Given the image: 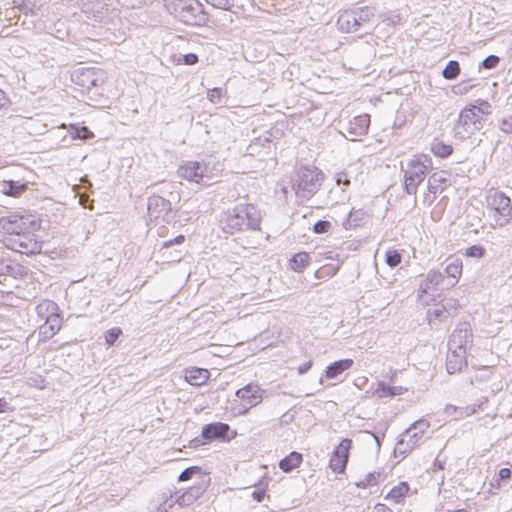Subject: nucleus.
<instances>
[{
    "label": "nucleus",
    "instance_id": "38",
    "mask_svg": "<svg viewBox=\"0 0 512 512\" xmlns=\"http://www.w3.org/2000/svg\"><path fill=\"white\" fill-rule=\"evenodd\" d=\"M460 71L461 68L459 62L456 60H450L443 69L442 76L446 80H454L459 76Z\"/></svg>",
    "mask_w": 512,
    "mask_h": 512
},
{
    "label": "nucleus",
    "instance_id": "62",
    "mask_svg": "<svg viewBox=\"0 0 512 512\" xmlns=\"http://www.w3.org/2000/svg\"><path fill=\"white\" fill-rule=\"evenodd\" d=\"M458 410V408L454 405H451V404H448L446 405L445 407V412L448 414V415H452L453 413H455L456 411Z\"/></svg>",
    "mask_w": 512,
    "mask_h": 512
},
{
    "label": "nucleus",
    "instance_id": "56",
    "mask_svg": "<svg viewBox=\"0 0 512 512\" xmlns=\"http://www.w3.org/2000/svg\"><path fill=\"white\" fill-rule=\"evenodd\" d=\"M252 497L256 502H262L265 497V490L256 489L252 493Z\"/></svg>",
    "mask_w": 512,
    "mask_h": 512
},
{
    "label": "nucleus",
    "instance_id": "12",
    "mask_svg": "<svg viewBox=\"0 0 512 512\" xmlns=\"http://www.w3.org/2000/svg\"><path fill=\"white\" fill-rule=\"evenodd\" d=\"M46 306L45 310L48 313L46 316L45 323L39 327V336L41 340H49L59 331L61 327V317L55 313L58 310V306L54 302H48L46 304H40L37 307L38 314H42V310Z\"/></svg>",
    "mask_w": 512,
    "mask_h": 512
},
{
    "label": "nucleus",
    "instance_id": "11",
    "mask_svg": "<svg viewBox=\"0 0 512 512\" xmlns=\"http://www.w3.org/2000/svg\"><path fill=\"white\" fill-rule=\"evenodd\" d=\"M263 392L259 385L254 383H249L238 389L235 394L237 398L241 400V404L239 408L233 407L232 410L237 415L246 414L252 407L262 402Z\"/></svg>",
    "mask_w": 512,
    "mask_h": 512
},
{
    "label": "nucleus",
    "instance_id": "9",
    "mask_svg": "<svg viewBox=\"0 0 512 512\" xmlns=\"http://www.w3.org/2000/svg\"><path fill=\"white\" fill-rule=\"evenodd\" d=\"M487 206L496 213V222L499 226L507 225L512 219L511 199L502 191L491 190L487 197Z\"/></svg>",
    "mask_w": 512,
    "mask_h": 512
},
{
    "label": "nucleus",
    "instance_id": "34",
    "mask_svg": "<svg viewBox=\"0 0 512 512\" xmlns=\"http://www.w3.org/2000/svg\"><path fill=\"white\" fill-rule=\"evenodd\" d=\"M404 391H406V389L402 386H391L383 381L378 384V388L376 389L380 398L402 395Z\"/></svg>",
    "mask_w": 512,
    "mask_h": 512
},
{
    "label": "nucleus",
    "instance_id": "49",
    "mask_svg": "<svg viewBox=\"0 0 512 512\" xmlns=\"http://www.w3.org/2000/svg\"><path fill=\"white\" fill-rule=\"evenodd\" d=\"M185 241V236L184 235H178L177 237H175L174 239H171V240H168V241H165L163 242L162 244V247H161V251H163V256H165V254L167 253V251L174 245H181L183 244Z\"/></svg>",
    "mask_w": 512,
    "mask_h": 512
},
{
    "label": "nucleus",
    "instance_id": "41",
    "mask_svg": "<svg viewBox=\"0 0 512 512\" xmlns=\"http://www.w3.org/2000/svg\"><path fill=\"white\" fill-rule=\"evenodd\" d=\"M385 261L389 267L395 268L402 261V253L396 249H390L385 254Z\"/></svg>",
    "mask_w": 512,
    "mask_h": 512
},
{
    "label": "nucleus",
    "instance_id": "25",
    "mask_svg": "<svg viewBox=\"0 0 512 512\" xmlns=\"http://www.w3.org/2000/svg\"><path fill=\"white\" fill-rule=\"evenodd\" d=\"M210 372L205 368L191 367L185 370V380L194 386H201L209 379Z\"/></svg>",
    "mask_w": 512,
    "mask_h": 512
},
{
    "label": "nucleus",
    "instance_id": "32",
    "mask_svg": "<svg viewBox=\"0 0 512 512\" xmlns=\"http://www.w3.org/2000/svg\"><path fill=\"white\" fill-rule=\"evenodd\" d=\"M354 13L357 14V25L360 30L366 24H368L372 18L375 16V8L364 6L359 8H354Z\"/></svg>",
    "mask_w": 512,
    "mask_h": 512
},
{
    "label": "nucleus",
    "instance_id": "47",
    "mask_svg": "<svg viewBox=\"0 0 512 512\" xmlns=\"http://www.w3.org/2000/svg\"><path fill=\"white\" fill-rule=\"evenodd\" d=\"M498 128L505 134H512V115L499 119Z\"/></svg>",
    "mask_w": 512,
    "mask_h": 512
},
{
    "label": "nucleus",
    "instance_id": "59",
    "mask_svg": "<svg viewBox=\"0 0 512 512\" xmlns=\"http://www.w3.org/2000/svg\"><path fill=\"white\" fill-rule=\"evenodd\" d=\"M369 433H370V434L372 435V437L374 438V440H375V442H376V444H377V447H378V449H379V448H380V446H381V441L383 440V438H384V436H385V435H384V433H382V434L374 433V432H369Z\"/></svg>",
    "mask_w": 512,
    "mask_h": 512
},
{
    "label": "nucleus",
    "instance_id": "42",
    "mask_svg": "<svg viewBox=\"0 0 512 512\" xmlns=\"http://www.w3.org/2000/svg\"><path fill=\"white\" fill-rule=\"evenodd\" d=\"M199 61V57L195 53H187V54H180L176 59L175 62L177 64H184L188 66H192L197 64Z\"/></svg>",
    "mask_w": 512,
    "mask_h": 512
},
{
    "label": "nucleus",
    "instance_id": "6",
    "mask_svg": "<svg viewBox=\"0 0 512 512\" xmlns=\"http://www.w3.org/2000/svg\"><path fill=\"white\" fill-rule=\"evenodd\" d=\"M475 111L474 106L470 104L466 105L460 111L453 127L455 137L465 140L484 127L486 119L483 118L482 115H478Z\"/></svg>",
    "mask_w": 512,
    "mask_h": 512
},
{
    "label": "nucleus",
    "instance_id": "35",
    "mask_svg": "<svg viewBox=\"0 0 512 512\" xmlns=\"http://www.w3.org/2000/svg\"><path fill=\"white\" fill-rule=\"evenodd\" d=\"M204 475H209V473L202 471L201 467H199V466H191V467L184 469L180 473V475L178 477V481L184 482V481H188V480H194V482H195V481H198V479H201V476H204Z\"/></svg>",
    "mask_w": 512,
    "mask_h": 512
},
{
    "label": "nucleus",
    "instance_id": "52",
    "mask_svg": "<svg viewBox=\"0 0 512 512\" xmlns=\"http://www.w3.org/2000/svg\"><path fill=\"white\" fill-rule=\"evenodd\" d=\"M207 97L212 103L220 104L222 99V89L216 87L208 90Z\"/></svg>",
    "mask_w": 512,
    "mask_h": 512
},
{
    "label": "nucleus",
    "instance_id": "16",
    "mask_svg": "<svg viewBox=\"0 0 512 512\" xmlns=\"http://www.w3.org/2000/svg\"><path fill=\"white\" fill-rule=\"evenodd\" d=\"M210 475L201 476V479L195 481L183 493L176 495L175 503L179 506H189L199 499L210 485Z\"/></svg>",
    "mask_w": 512,
    "mask_h": 512
},
{
    "label": "nucleus",
    "instance_id": "29",
    "mask_svg": "<svg viewBox=\"0 0 512 512\" xmlns=\"http://www.w3.org/2000/svg\"><path fill=\"white\" fill-rule=\"evenodd\" d=\"M68 134L74 140L86 141L94 138V133L84 125L70 124L68 127Z\"/></svg>",
    "mask_w": 512,
    "mask_h": 512
},
{
    "label": "nucleus",
    "instance_id": "50",
    "mask_svg": "<svg viewBox=\"0 0 512 512\" xmlns=\"http://www.w3.org/2000/svg\"><path fill=\"white\" fill-rule=\"evenodd\" d=\"M206 2L222 10L232 11L233 8V0H206Z\"/></svg>",
    "mask_w": 512,
    "mask_h": 512
},
{
    "label": "nucleus",
    "instance_id": "19",
    "mask_svg": "<svg viewBox=\"0 0 512 512\" xmlns=\"http://www.w3.org/2000/svg\"><path fill=\"white\" fill-rule=\"evenodd\" d=\"M28 189V181L25 180H1L0 201L3 197L20 198Z\"/></svg>",
    "mask_w": 512,
    "mask_h": 512
},
{
    "label": "nucleus",
    "instance_id": "51",
    "mask_svg": "<svg viewBox=\"0 0 512 512\" xmlns=\"http://www.w3.org/2000/svg\"><path fill=\"white\" fill-rule=\"evenodd\" d=\"M472 88H473V85H470L468 81H462L461 83H458V84L452 86V92L455 95H465Z\"/></svg>",
    "mask_w": 512,
    "mask_h": 512
},
{
    "label": "nucleus",
    "instance_id": "44",
    "mask_svg": "<svg viewBox=\"0 0 512 512\" xmlns=\"http://www.w3.org/2000/svg\"><path fill=\"white\" fill-rule=\"evenodd\" d=\"M486 254V249L481 245H472L465 251V256L472 258H482Z\"/></svg>",
    "mask_w": 512,
    "mask_h": 512
},
{
    "label": "nucleus",
    "instance_id": "4",
    "mask_svg": "<svg viewBox=\"0 0 512 512\" xmlns=\"http://www.w3.org/2000/svg\"><path fill=\"white\" fill-rule=\"evenodd\" d=\"M323 173L316 167L301 166L290 179L291 189L300 199H310L320 188Z\"/></svg>",
    "mask_w": 512,
    "mask_h": 512
},
{
    "label": "nucleus",
    "instance_id": "28",
    "mask_svg": "<svg viewBox=\"0 0 512 512\" xmlns=\"http://www.w3.org/2000/svg\"><path fill=\"white\" fill-rule=\"evenodd\" d=\"M366 212L363 209H352L343 221V228L346 230L355 229L364 224Z\"/></svg>",
    "mask_w": 512,
    "mask_h": 512
},
{
    "label": "nucleus",
    "instance_id": "18",
    "mask_svg": "<svg viewBox=\"0 0 512 512\" xmlns=\"http://www.w3.org/2000/svg\"><path fill=\"white\" fill-rule=\"evenodd\" d=\"M207 169V166L201 162L188 161L179 167L178 174L184 179L200 183L203 180Z\"/></svg>",
    "mask_w": 512,
    "mask_h": 512
},
{
    "label": "nucleus",
    "instance_id": "61",
    "mask_svg": "<svg viewBox=\"0 0 512 512\" xmlns=\"http://www.w3.org/2000/svg\"><path fill=\"white\" fill-rule=\"evenodd\" d=\"M433 466L435 469L443 470L445 468V462L439 459H435Z\"/></svg>",
    "mask_w": 512,
    "mask_h": 512
},
{
    "label": "nucleus",
    "instance_id": "13",
    "mask_svg": "<svg viewBox=\"0 0 512 512\" xmlns=\"http://www.w3.org/2000/svg\"><path fill=\"white\" fill-rule=\"evenodd\" d=\"M147 211L150 219H162L163 222L168 224L174 221L176 216L171 202L158 195H152L148 198Z\"/></svg>",
    "mask_w": 512,
    "mask_h": 512
},
{
    "label": "nucleus",
    "instance_id": "3",
    "mask_svg": "<svg viewBox=\"0 0 512 512\" xmlns=\"http://www.w3.org/2000/svg\"><path fill=\"white\" fill-rule=\"evenodd\" d=\"M432 159L429 155H414L404 167L401 162V171L403 172V189L408 195H416L418 186L425 180L427 174L433 168Z\"/></svg>",
    "mask_w": 512,
    "mask_h": 512
},
{
    "label": "nucleus",
    "instance_id": "31",
    "mask_svg": "<svg viewBox=\"0 0 512 512\" xmlns=\"http://www.w3.org/2000/svg\"><path fill=\"white\" fill-rule=\"evenodd\" d=\"M310 263V255L307 252H299L292 256L289 261L290 268L297 272H303Z\"/></svg>",
    "mask_w": 512,
    "mask_h": 512
},
{
    "label": "nucleus",
    "instance_id": "55",
    "mask_svg": "<svg viewBox=\"0 0 512 512\" xmlns=\"http://www.w3.org/2000/svg\"><path fill=\"white\" fill-rule=\"evenodd\" d=\"M312 365H313L312 360L304 362L303 364L298 366V369H297L298 373L300 375L307 373L311 369Z\"/></svg>",
    "mask_w": 512,
    "mask_h": 512
},
{
    "label": "nucleus",
    "instance_id": "48",
    "mask_svg": "<svg viewBox=\"0 0 512 512\" xmlns=\"http://www.w3.org/2000/svg\"><path fill=\"white\" fill-rule=\"evenodd\" d=\"M332 227V224L330 221L328 220H318L314 225H313V232L315 234H324V233H327L330 228Z\"/></svg>",
    "mask_w": 512,
    "mask_h": 512
},
{
    "label": "nucleus",
    "instance_id": "37",
    "mask_svg": "<svg viewBox=\"0 0 512 512\" xmlns=\"http://www.w3.org/2000/svg\"><path fill=\"white\" fill-rule=\"evenodd\" d=\"M351 447L352 440L349 438H343L339 445L334 449L332 456L338 459L342 458L344 461H348Z\"/></svg>",
    "mask_w": 512,
    "mask_h": 512
},
{
    "label": "nucleus",
    "instance_id": "5",
    "mask_svg": "<svg viewBox=\"0 0 512 512\" xmlns=\"http://www.w3.org/2000/svg\"><path fill=\"white\" fill-rule=\"evenodd\" d=\"M40 228V220L27 212H14L0 217V231L7 236H15L28 230Z\"/></svg>",
    "mask_w": 512,
    "mask_h": 512
},
{
    "label": "nucleus",
    "instance_id": "58",
    "mask_svg": "<svg viewBox=\"0 0 512 512\" xmlns=\"http://www.w3.org/2000/svg\"><path fill=\"white\" fill-rule=\"evenodd\" d=\"M10 103L5 92L0 89V109L6 107Z\"/></svg>",
    "mask_w": 512,
    "mask_h": 512
},
{
    "label": "nucleus",
    "instance_id": "10",
    "mask_svg": "<svg viewBox=\"0 0 512 512\" xmlns=\"http://www.w3.org/2000/svg\"><path fill=\"white\" fill-rule=\"evenodd\" d=\"M429 427L430 423L424 418L412 423L398 440L394 452L404 455L412 451Z\"/></svg>",
    "mask_w": 512,
    "mask_h": 512
},
{
    "label": "nucleus",
    "instance_id": "57",
    "mask_svg": "<svg viewBox=\"0 0 512 512\" xmlns=\"http://www.w3.org/2000/svg\"><path fill=\"white\" fill-rule=\"evenodd\" d=\"M336 182L338 184L343 183L346 186L350 185V180L347 179V175L345 173H338L336 176Z\"/></svg>",
    "mask_w": 512,
    "mask_h": 512
},
{
    "label": "nucleus",
    "instance_id": "60",
    "mask_svg": "<svg viewBox=\"0 0 512 512\" xmlns=\"http://www.w3.org/2000/svg\"><path fill=\"white\" fill-rule=\"evenodd\" d=\"M9 410V403L5 399L0 398V414Z\"/></svg>",
    "mask_w": 512,
    "mask_h": 512
},
{
    "label": "nucleus",
    "instance_id": "2",
    "mask_svg": "<svg viewBox=\"0 0 512 512\" xmlns=\"http://www.w3.org/2000/svg\"><path fill=\"white\" fill-rule=\"evenodd\" d=\"M167 9L178 21L189 26H204L209 21L208 13L199 0H167Z\"/></svg>",
    "mask_w": 512,
    "mask_h": 512
},
{
    "label": "nucleus",
    "instance_id": "15",
    "mask_svg": "<svg viewBox=\"0 0 512 512\" xmlns=\"http://www.w3.org/2000/svg\"><path fill=\"white\" fill-rule=\"evenodd\" d=\"M370 125V116L362 114L342 125L340 133L349 141H358L366 135Z\"/></svg>",
    "mask_w": 512,
    "mask_h": 512
},
{
    "label": "nucleus",
    "instance_id": "53",
    "mask_svg": "<svg viewBox=\"0 0 512 512\" xmlns=\"http://www.w3.org/2000/svg\"><path fill=\"white\" fill-rule=\"evenodd\" d=\"M380 477L379 472H370L366 475L365 481L369 486L375 485Z\"/></svg>",
    "mask_w": 512,
    "mask_h": 512
},
{
    "label": "nucleus",
    "instance_id": "8",
    "mask_svg": "<svg viewBox=\"0 0 512 512\" xmlns=\"http://www.w3.org/2000/svg\"><path fill=\"white\" fill-rule=\"evenodd\" d=\"M36 230H28L15 236H7L5 245L8 249L17 253L31 256L41 252L42 242L35 235Z\"/></svg>",
    "mask_w": 512,
    "mask_h": 512
},
{
    "label": "nucleus",
    "instance_id": "39",
    "mask_svg": "<svg viewBox=\"0 0 512 512\" xmlns=\"http://www.w3.org/2000/svg\"><path fill=\"white\" fill-rule=\"evenodd\" d=\"M470 105L474 106L475 112L478 115H482L483 118L486 119V116H489L492 114V105L484 99H477L473 103H469Z\"/></svg>",
    "mask_w": 512,
    "mask_h": 512
},
{
    "label": "nucleus",
    "instance_id": "63",
    "mask_svg": "<svg viewBox=\"0 0 512 512\" xmlns=\"http://www.w3.org/2000/svg\"><path fill=\"white\" fill-rule=\"evenodd\" d=\"M376 509L378 512H385L386 510L392 512L386 505L384 504H377Z\"/></svg>",
    "mask_w": 512,
    "mask_h": 512
},
{
    "label": "nucleus",
    "instance_id": "23",
    "mask_svg": "<svg viewBox=\"0 0 512 512\" xmlns=\"http://www.w3.org/2000/svg\"><path fill=\"white\" fill-rule=\"evenodd\" d=\"M462 273V261L458 258L451 259L444 269L446 287H453L458 283Z\"/></svg>",
    "mask_w": 512,
    "mask_h": 512
},
{
    "label": "nucleus",
    "instance_id": "36",
    "mask_svg": "<svg viewBox=\"0 0 512 512\" xmlns=\"http://www.w3.org/2000/svg\"><path fill=\"white\" fill-rule=\"evenodd\" d=\"M431 152L441 158H446L451 155L453 151V147L449 144L444 143L443 141L435 138L431 143Z\"/></svg>",
    "mask_w": 512,
    "mask_h": 512
},
{
    "label": "nucleus",
    "instance_id": "21",
    "mask_svg": "<svg viewBox=\"0 0 512 512\" xmlns=\"http://www.w3.org/2000/svg\"><path fill=\"white\" fill-rule=\"evenodd\" d=\"M467 366L466 351L448 349L446 357V370L449 374L461 372Z\"/></svg>",
    "mask_w": 512,
    "mask_h": 512
},
{
    "label": "nucleus",
    "instance_id": "40",
    "mask_svg": "<svg viewBox=\"0 0 512 512\" xmlns=\"http://www.w3.org/2000/svg\"><path fill=\"white\" fill-rule=\"evenodd\" d=\"M512 471L509 468H501L498 473L493 477L490 485L491 488L499 489L502 481L509 480L511 478Z\"/></svg>",
    "mask_w": 512,
    "mask_h": 512
},
{
    "label": "nucleus",
    "instance_id": "7",
    "mask_svg": "<svg viewBox=\"0 0 512 512\" xmlns=\"http://www.w3.org/2000/svg\"><path fill=\"white\" fill-rule=\"evenodd\" d=\"M236 431H232L227 423L212 422L204 425L201 430V439L194 438L190 442V446L197 448L204 443H211L214 441L228 442L235 438Z\"/></svg>",
    "mask_w": 512,
    "mask_h": 512
},
{
    "label": "nucleus",
    "instance_id": "1",
    "mask_svg": "<svg viewBox=\"0 0 512 512\" xmlns=\"http://www.w3.org/2000/svg\"><path fill=\"white\" fill-rule=\"evenodd\" d=\"M262 215L251 203H239L220 214L219 227L225 234L235 235L261 229Z\"/></svg>",
    "mask_w": 512,
    "mask_h": 512
},
{
    "label": "nucleus",
    "instance_id": "26",
    "mask_svg": "<svg viewBox=\"0 0 512 512\" xmlns=\"http://www.w3.org/2000/svg\"><path fill=\"white\" fill-rule=\"evenodd\" d=\"M353 363V360L349 358L337 360L326 367L325 376L328 379L337 378L344 371L350 369Z\"/></svg>",
    "mask_w": 512,
    "mask_h": 512
},
{
    "label": "nucleus",
    "instance_id": "33",
    "mask_svg": "<svg viewBox=\"0 0 512 512\" xmlns=\"http://www.w3.org/2000/svg\"><path fill=\"white\" fill-rule=\"evenodd\" d=\"M409 491V485L407 482H400L394 486L386 495L385 499L392 500L395 503H400L404 500L405 496Z\"/></svg>",
    "mask_w": 512,
    "mask_h": 512
},
{
    "label": "nucleus",
    "instance_id": "43",
    "mask_svg": "<svg viewBox=\"0 0 512 512\" xmlns=\"http://www.w3.org/2000/svg\"><path fill=\"white\" fill-rule=\"evenodd\" d=\"M499 62L500 58L497 55L491 54L481 61V63L479 64V70H481L482 68L494 69L498 66Z\"/></svg>",
    "mask_w": 512,
    "mask_h": 512
},
{
    "label": "nucleus",
    "instance_id": "54",
    "mask_svg": "<svg viewBox=\"0 0 512 512\" xmlns=\"http://www.w3.org/2000/svg\"><path fill=\"white\" fill-rule=\"evenodd\" d=\"M182 257V251L175 249L174 251L169 252V255L166 256L167 261L169 262H177L180 261Z\"/></svg>",
    "mask_w": 512,
    "mask_h": 512
},
{
    "label": "nucleus",
    "instance_id": "24",
    "mask_svg": "<svg viewBox=\"0 0 512 512\" xmlns=\"http://www.w3.org/2000/svg\"><path fill=\"white\" fill-rule=\"evenodd\" d=\"M357 14L354 10H346L342 12L337 19V27L340 31L345 33H352L359 31L357 25Z\"/></svg>",
    "mask_w": 512,
    "mask_h": 512
},
{
    "label": "nucleus",
    "instance_id": "64",
    "mask_svg": "<svg viewBox=\"0 0 512 512\" xmlns=\"http://www.w3.org/2000/svg\"><path fill=\"white\" fill-rule=\"evenodd\" d=\"M356 486H357V487H359V488H367V487H369V485H368V484H366L365 479H363V480H361V481L357 482V483H356Z\"/></svg>",
    "mask_w": 512,
    "mask_h": 512
},
{
    "label": "nucleus",
    "instance_id": "46",
    "mask_svg": "<svg viewBox=\"0 0 512 512\" xmlns=\"http://www.w3.org/2000/svg\"><path fill=\"white\" fill-rule=\"evenodd\" d=\"M122 331L118 327L111 328L105 332V341L109 346H113L121 335Z\"/></svg>",
    "mask_w": 512,
    "mask_h": 512
},
{
    "label": "nucleus",
    "instance_id": "14",
    "mask_svg": "<svg viewBox=\"0 0 512 512\" xmlns=\"http://www.w3.org/2000/svg\"><path fill=\"white\" fill-rule=\"evenodd\" d=\"M71 80L78 86L92 91L98 90L100 84L103 82L102 73L94 67H80L75 69L71 74Z\"/></svg>",
    "mask_w": 512,
    "mask_h": 512
},
{
    "label": "nucleus",
    "instance_id": "27",
    "mask_svg": "<svg viewBox=\"0 0 512 512\" xmlns=\"http://www.w3.org/2000/svg\"><path fill=\"white\" fill-rule=\"evenodd\" d=\"M302 462L303 455L297 451H292L279 461V468L285 473H290L299 467Z\"/></svg>",
    "mask_w": 512,
    "mask_h": 512
},
{
    "label": "nucleus",
    "instance_id": "45",
    "mask_svg": "<svg viewBox=\"0 0 512 512\" xmlns=\"http://www.w3.org/2000/svg\"><path fill=\"white\" fill-rule=\"evenodd\" d=\"M348 461H344L342 458L338 459L334 456H331L329 461V466L332 469V471L336 473H343L345 471L346 465Z\"/></svg>",
    "mask_w": 512,
    "mask_h": 512
},
{
    "label": "nucleus",
    "instance_id": "20",
    "mask_svg": "<svg viewBox=\"0 0 512 512\" xmlns=\"http://www.w3.org/2000/svg\"><path fill=\"white\" fill-rule=\"evenodd\" d=\"M451 185V175L444 170L434 172L428 178L427 190L433 195L442 193Z\"/></svg>",
    "mask_w": 512,
    "mask_h": 512
},
{
    "label": "nucleus",
    "instance_id": "22",
    "mask_svg": "<svg viewBox=\"0 0 512 512\" xmlns=\"http://www.w3.org/2000/svg\"><path fill=\"white\" fill-rule=\"evenodd\" d=\"M444 274L440 271H430L427 274L426 279L420 285V289L424 293H428L429 290H443L447 289Z\"/></svg>",
    "mask_w": 512,
    "mask_h": 512
},
{
    "label": "nucleus",
    "instance_id": "17",
    "mask_svg": "<svg viewBox=\"0 0 512 512\" xmlns=\"http://www.w3.org/2000/svg\"><path fill=\"white\" fill-rule=\"evenodd\" d=\"M473 341V333L469 322H460L450 335L448 349L467 351L468 344Z\"/></svg>",
    "mask_w": 512,
    "mask_h": 512
},
{
    "label": "nucleus",
    "instance_id": "30",
    "mask_svg": "<svg viewBox=\"0 0 512 512\" xmlns=\"http://www.w3.org/2000/svg\"><path fill=\"white\" fill-rule=\"evenodd\" d=\"M22 266L13 264L12 261L0 254V276H12L16 277L21 274Z\"/></svg>",
    "mask_w": 512,
    "mask_h": 512
}]
</instances>
